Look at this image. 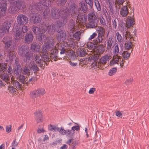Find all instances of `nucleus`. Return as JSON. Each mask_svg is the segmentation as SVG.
Masks as SVG:
<instances>
[{
  "mask_svg": "<svg viewBox=\"0 0 149 149\" xmlns=\"http://www.w3.org/2000/svg\"><path fill=\"white\" fill-rule=\"evenodd\" d=\"M7 64L5 63H2L0 64V71L4 72L6 70Z\"/></svg>",
  "mask_w": 149,
  "mask_h": 149,
  "instance_id": "obj_41",
  "label": "nucleus"
},
{
  "mask_svg": "<svg viewBox=\"0 0 149 149\" xmlns=\"http://www.w3.org/2000/svg\"><path fill=\"white\" fill-rule=\"evenodd\" d=\"M116 35L117 37V40L118 42H121L123 41V38L118 32H117L116 34Z\"/></svg>",
  "mask_w": 149,
  "mask_h": 149,
  "instance_id": "obj_57",
  "label": "nucleus"
},
{
  "mask_svg": "<svg viewBox=\"0 0 149 149\" xmlns=\"http://www.w3.org/2000/svg\"><path fill=\"white\" fill-rule=\"evenodd\" d=\"M17 78L19 81L23 84H24L26 80L27 77L22 74L20 75L19 76L17 77Z\"/></svg>",
  "mask_w": 149,
  "mask_h": 149,
  "instance_id": "obj_40",
  "label": "nucleus"
},
{
  "mask_svg": "<svg viewBox=\"0 0 149 149\" xmlns=\"http://www.w3.org/2000/svg\"><path fill=\"white\" fill-rule=\"evenodd\" d=\"M8 92L10 93H15L17 91L16 88H14L13 86H8Z\"/></svg>",
  "mask_w": 149,
  "mask_h": 149,
  "instance_id": "obj_44",
  "label": "nucleus"
},
{
  "mask_svg": "<svg viewBox=\"0 0 149 149\" xmlns=\"http://www.w3.org/2000/svg\"><path fill=\"white\" fill-rule=\"evenodd\" d=\"M7 4L6 1H2L0 3V16H4L6 13Z\"/></svg>",
  "mask_w": 149,
  "mask_h": 149,
  "instance_id": "obj_11",
  "label": "nucleus"
},
{
  "mask_svg": "<svg viewBox=\"0 0 149 149\" xmlns=\"http://www.w3.org/2000/svg\"><path fill=\"white\" fill-rule=\"evenodd\" d=\"M133 45L131 42L128 41L126 42L125 45V48L127 49H129L132 47Z\"/></svg>",
  "mask_w": 149,
  "mask_h": 149,
  "instance_id": "obj_49",
  "label": "nucleus"
},
{
  "mask_svg": "<svg viewBox=\"0 0 149 149\" xmlns=\"http://www.w3.org/2000/svg\"><path fill=\"white\" fill-rule=\"evenodd\" d=\"M31 50L33 52H38L40 49V47L38 43L33 42L30 48Z\"/></svg>",
  "mask_w": 149,
  "mask_h": 149,
  "instance_id": "obj_23",
  "label": "nucleus"
},
{
  "mask_svg": "<svg viewBox=\"0 0 149 149\" xmlns=\"http://www.w3.org/2000/svg\"><path fill=\"white\" fill-rule=\"evenodd\" d=\"M68 27L70 31V33H73L76 30L75 28V22L72 19L70 20L68 24Z\"/></svg>",
  "mask_w": 149,
  "mask_h": 149,
  "instance_id": "obj_21",
  "label": "nucleus"
},
{
  "mask_svg": "<svg viewBox=\"0 0 149 149\" xmlns=\"http://www.w3.org/2000/svg\"><path fill=\"white\" fill-rule=\"evenodd\" d=\"M16 139H14L13 141L11 144V146L13 147H16L18 144V142L16 141Z\"/></svg>",
  "mask_w": 149,
  "mask_h": 149,
  "instance_id": "obj_63",
  "label": "nucleus"
},
{
  "mask_svg": "<svg viewBox=\"0 0 149 149\" xmlns=\"http://www.w3.org/2000/svg\"><path fill=\"white\" fill-rule=\"evenodd\" d=\"M133 81L132 78H131L130 79H127L125 81V83L127 85L130 84L132 83Z\"/></svg>",
  "mask_w": 149,
  "mask_h": 149,
  "instance_id": "obj_64",
  "label": "nucleus"
},
{
  "mask_svg": "<svg viewBox=\"0 0 149 149\" xmlns=\"http://www.w3.org/2000/svg\"><path fill=\"white\" fill-rule=\"evenodd\" d=\"M119 29L120 31L123 33H125L126 34H128V32L126 30L129 28L128 26H126L125 23L123 21L121 22L119 24Z\"/></svg>",
  "mask_w": 149,
  "mask_h": 149,
  "instance_id": "obj_20",
  "label": "nucleus"
},
{
  "mask_svg": "<svg viewBox=\"0 0 149 149\" xmlns=\"http://www.w3.org/2000/svg\"><path fill=\"white\" fill-rule=\"evenodd\" d=\"M70 15L66 14V16H62L61 20H58L56 21L55 23V25H52L50 26V28L49 29V31L52 30L54 27V31H57L58 29L60 27L63 26L67 23L68 17Z\"/></svg>",
  "mask_w": 149,
  "mask_h": 149,
  "instance_id": "obj_4",
  "label": "nucleus"
},
{
  "mask_svg": "<svg viewBox=\"0 0 149 149\" xmlns=\"http://www.w3.org/2000/svg\"><path fill=\"white\" fill-rule=\"evenodd\" d=\"M50 57L56 61L58 57V51L57 49H52L50 51Z\"/></svg>",
  "mask_w": 149,
  "mask_h": 149,
  "instance_id": "obj_19",
  "label": "nucleus"
},
{
  "mask_svg": "<svg viewBox=\"0 0 149 149\" xmlns=\"http://www.w3.org/2000/svg\"><path fill=\"white\" fill-rule=\"evenodd\" d=\"M11 26L10 22L8 20L5 21L0 25V37H2L5 33H8Z\"/></svg>",
  "mask_w": 149,
  "mask_h": 149,
  "instance_id": "obj_5",
  "label": "nucleus"
},
{
  "mask_svg": "<svg viewBox=\"0 0 149 149\" xmlns=\"http://www.w3.org/2000/svg\"><path fill=\"white\" fill-rule=\"evenodd\" d=\"M30 69L27 66H25L22 68V73L27 75H30Z\"/></svg>",
  "mask_w": 149,
  "mask_h": 149,
  "instance_id": "obj_33",
  "label": "nucleus"
},
{
  "mask_svg": "<svg viewBox=\"0 0 149 149\" xmlns=\"http://www.w3.org/2000/svg\"><path fill=\"white\" fill-rule=\"evenodd\" d=\"M86 4H88L91 7H92L93 5L92 0H85Z\"/></svg>",
  "mask_w": 149,
  "mask_h": 149,
  "instance_id": "obj_62",
  "label": "nucleus"
},
{
  "mask_svg": "<svg viewBox=\"0 0 149 149\" xmlns=\"http://www.w3.org/2000/svg\"><path fill=\"white\" fill-rule=\"evenodd\" d=\"M128 9L126 6H124L122 7L120 11V15L123 17H126L128 13Z\"/></svg>",
  "mask_w": 149,
  "mask_h": 149,
  "instance_id": "obj_29",
  "label": "nucleus"
},
{
  "mask_svg": "<svg viewBox=\"0 0 149 149\" xmlns=\"http://www.w3.org/2000/svg\"><path fill=\"white\" fill-rule=\"evenodd\" d=\"M34 38L33 33H26L24 36V41L26 43L30 44L32 42Z\"/></svg>",
  "mask_w": 149,
  "mask_h": 149,
  "instance_id": "obj_15",
  "label": "nucleus"
},
{
  "mask_svg": "<svg viewBox=\"0 0 149 149\" xmlns=\"http://www.w3.org/2000/svg\"><path fill=\"white\" fill-rule=\"evenodd\" d=\"M30 69L35 72H36L39 70V69L37 66L34 63H33L31 64L30 66Z\"/></svg>",
  "mask_w": 149,
  "mask_h": 149,
  "instance_id": "obj_38",
  "label": "nucleus"
},
{
  "mask_svg": "<svg viewBox=\"0 0 149 149\" xmlns=\"http://www.w3.org/2000/svg\"><path fill=\"white\" fill-rule=\"evenodd\" d=\"M100 57V54H94L89 56L88 60L92 62H96L97 61Z\"/></svg>",
  "mask_w": 149,
  "mask_h": 149,
  "instance_id": "obj_22",
  "label": "nucleus"
},
{
  "mask_svg": "<svg viewBox=\"0 0 149 149\" xmlns=\"http://www.w3.org/2000/svg\"><path fill=\"white\" fill-rule=\"evenodd\" d=\"M21 72H22V68L20 65H18L17 67L15 69L14 72L18 77L21 74Z\"/></svg>",
  "mask_w": 149,
  "mask_h": 149,
  "instance_id": "obj_35",
  "label": "nucleus"
},
{
  "mask_svg": "<svg viewBox=\"0 0 149 149\" xmlns=\"http://www.w3.org/2000/svg\"><path fill=\"white\" fill-rule=\"evenodd\" d=\"M100 22L101 24L104 26H105L106 24V22L105 19L102 17H101L100 18Z\"/></svg>",
  "mask_w": 149,
  "mask_h": 149,
  "instance_id": "obj_60",
  "label": "nucleus"
},
{
  "mask_svg": "<svg viewBox=\"0 0 149 149\" xmlns=\"http://www.w3.org/2000/svg\"><path fill=\"white\" fill-rule=\"evenodd\" d=\"M89 49L92 50H94L95 49L96 46L94 44H93L91 42L88 43L87 45Z\"/></svg>",
  "mask_w": 149,
  "mask_h": 149,
  "instance_id": "obj_51",
  "label": "nucleus"
},
{
  "mask_svg": "<svg viewBox=\"0 0 149 149\" xmlns=\"http://www.w3.org/2000/svg\"><path fill=\"white\" fill-rule=\"evenodd\" d=\"M3 41L5 45V48L7 51L9 50L10 51H13L15 48V45L13 43V40L8 36L4 37Z\"/></svg>",
  "mask_w": 149,
  "mask_h": 149,
  "instance_id": "obj_6",
  "label": "nucleus"
},
{
  "mask_svg": "<svg viewBox=\"0 0 149 149\" xmlns=\"http://www.w3.org/2000/svg\"><path fill=\"white\" fill-rule=\"evenodd\" d=\"M80 9L84 13H86L87 11L88 6L86 3H85L83 1L79 3Z\"/></svg>",
  "mask_w": 149,
  "mask_h": 149,
  "instance_id": "obj_28",
  "label": "nucleus"
},
{
  "mask_svg": "<svg viewBox=\"0 0 149 149\" xmlns=\"http://www.w3.org/2000/svg\"><path fill=\"white\" fill-rule=\"evenodd\" d=\"M30 94L31 97L33 99L39 97L36 90L31 91Z\"/></svg>",
  "mask_w": 149,
  "mask_h": 149,
  "instance_id": "obj_36",
  "label": "nucleus"
},
{
  "mask_svg": "<svg viewBox=\"0 0 149 149\" xmlns=\"http://www.w3.org/2000/svg\"><path fill=\"white\" fill-rule=\"evenodd\" d=\"M7 52L8 53V54L7 56L6 62L11 63L14 59L15 61V63H16V59L15 58V55L13 54V51H10L8 50Z\"/></svg>",
  "mask_w": 149,
  "mask_h": 149,
  "instance_id": "obj_14",
  "label": "nucleus"
},
{
  "mask_svg": "<svg viewBox=\"0 0 149 149\" xmlns=\"http://www.w3.org/2000/svg\"><path fill=\"white\" fill-rule=\"evenodd\" d=\"M111 58V56L109 54L104 55L100 59L99 63L101 64L104 65L107 63V61H109Z\"/></svg>",
  "mask_w": 149,
  "mask_h": 149,
  "instance_id": "obj_16",
  "label": "nucleus"
},
{
  "mask_svg": "<svg viewBox=\"0 0 149 149\" xmlns=\"http://www.w3.org/2000/svg\"><path fill=\"white\" fill-rule=\"evenodd\" d=\"M104 50V47L102 45H100L98 46L96 45L94 50L100 54H100L103 53Z\"/></svg>",
  "mask_w": 149,
  "mask_h": 149,
  "instance_id": "obj_26",
  "label": "nucleus"
},
{
  "mask_svg": "<svg viewBox=\"0 0 149 149\" xmlns=\"http://www.w3.org/2000/svg\"><path fill=\"white\" fill-rule=\"evenodd\" d=\"M54 41L52 38H49L47 42L42 45L41 49L44 52L47 53L50 49L52 48L54 46Z\"/></svg>",
  "mask_w": 149,
  "mask_h": 149,
  "instance_id": "obj_8",
  "label": "nucleus"
},
{
  "mask_svg": "<svg viewBox=\"0 0 149 149\" xmlns=\"http://www.w3.org/2000/svg\"><path fill=\"white\" fill-rule=\"evenodd\" d=\"M39 97L41 95H42L45 93V91L44 89L42 88H38L36 90Z\"/></svg>",
  "mask_w": 149,
  "mask_h": 149,
  "instance_id": "obj_48",
  "label": "nucleus"
},
{
  "mask_svg": "<svg viewBox=\"0 0 149 149\" xmlns=\"http://www.w3.org/2000/svg\"><path fill=\"white\" fill-rule=\"evenodd\" d=\"M18 24L15 25L13 29V32L15 36V38L16 40H19L21 39L20 37L22 33L20 31V26L27 24L28 22V17L25 15H19L16 18Z\"/></svg>",
  "mask_w": 149,
  "mask_h": 149,
  "instance_id": "obj_2",
  "label": "nucleus"
},
{
  "mask_svg": "<svg viewBox=\"0 0 149 149\" xmlns=\"http://www.w3.org/2000/svg\"><path fill=\"white\" fill-rule=\"evenodd\" d=\"M35 118L37 123L42 122L43 121V117L41 111L40 110L36 111L34 113Z\"/></svg>",
  "mask_w": 149,
  "mask_h": 149,
  "instance_id": "obj_17",
  "label": "nucleus"
},
{
  "mask_svg": "<svg viewBox=\"0 0 149 149\" xmlns=\"http://www.w3.org/2000/svg\"><path fill=\"white\" fill-rule=\"evenodd\" d=\"M58 132H59V133L62 135H64L66 134V130H65L63 127H61V128H59Z\"/></svg>",
  "mask_w": 149,
  "mask_h": 149,
  "instance_id": "obj_58",
  "label": "nucleus"
},
{
  "mask_svg": "<svg viewBox=\"0 0 149 149\" xmlns=\"http://www.w3.org/2000/svg\"><path fill=\"white\" fill-rule=\"evenodd\" d=\"M42 2L40 0V1L37 3L34 2L30 5L29 7V10L31 12L32 11L37 10L38 11L43 12L45 10V8L42 6Z\"/></svg>",
  "mask_w": 149,
  "mask_h": 149,
  "instance_id": "obj_9",
  "label": "nucleus"
},
{
  "mask_svg": "<svg viewBox=\"0 0 149 149\" xmlns=\"http://www.w3.org/2000/svg\"><path fill=\"white\" fill-rule=\"evenodd\" d=\"M94 2L95 6L96 7L97 10L99 11H100L101 10V7L98 1V0H95Z\"/></svg>",
  "mask_w": 149,
  "mask_h": 149,
  "instance_id": "obj_52",
  "label": "nucleus"
},
{
  "mask_svg": "<svg viewBox=\"0 0 149 149\" xmlns=\"http://www.w3.org/2000/svg\"><path fill=\"white\" fill-rule=\"evenodd\" d=\"M0 77L2 80L7 84H10L12 83L10 76L7 73H3L1 75Z\"/></svg>",
  "mask_w": 149,
  "mask_h": 149,
  "instance_id": "obj_18",
  "label": "nucleus"
},
{
  "mask_svg": "<svg viewBox=\"0 0 149 149\" xmlns=\"http://www.w3.org/2000/svg\"><path fill=\"white\" fill-rule=\"evenodd\" d=\"M32 30L34 33L37 35H40L42 33L39 27H38L36 25H33L32 28Z\"/></svg>",
  "mask_w": 149,
  "mask_h": 149,
  "instance_id": "obj_27",
  "label": "nucleus"
},
{
  "mask_svg": "<svg viewBox=\"0 0 149 149\" xmlns=\"http://www.w3.org/2000/svg\"><path fill=\"white\" fill-rule=\"evenodd\" d=\"M24 2L21 0H17L16 1L13 2L12 6L9 9V12L11 14H15L17 13L21 9L22 6L23 9L25 7V5H24Z\"/></svg>",
  "mask_w": 149,
  "mask_h": 149,
  "instance_id": "obj_3",
  "label": "nucleus"
},
{
  "mask_svg": "<svg viewBox=\"0 0 149 149\" xmlns=\"http://www.w3.org/2000/svg\"><path fill=\"white\" fill-rule=\"evenodd\" d=\"M77 53L78 56L81 57H83L85 56L86 52L84 49L82 48L78 49L77 51Z\"/></svg>",
  "mask_w": 149,
  "mask_h": 149,
  "instance_id": "obj_31",
  "label": "nucleus"
},
{
  "mask_svg": "<svg viewBox=\"0 0 149 149\" xmlns=\"http://www.w3.org/2000/svg\"><path fill=\"white\" fill-rule=\"evenodd\" d=\"M90 22L87 24L86 27L88 28H94L96 26V24L95 21L88 20Z\"/></svg>",
  "mask_w": 149,
  "mask_h": 149,
  "instance_id": "obj_32",
  "label": "nucleus"
},
{
  "mask_svg": "<svg viewBox=\"0 0 149 149\" xmlns=\"http://www.w3.org/2000/svg\"><path fill=\"white\" fill-rule=\"evenodd\" d=\"M95 136L96 140H98L100 139L101 137L100 132L99 131H97L95 133Z\"/></svg>",
  "mask_w": 149,
  "mask_h": 149,
  "instance_id": "obj_59",
  "label": "nucleus"
},
{
  "mask_svg": "<svg viewBox=\"0 0 149 149\" xmlns=\"http://www.w3.org/2000/svg\"><path fill=\"white\" fill-rule=\"evenodd\" d=\"M130 53L127 51H125L123 53V55L125 59L128 58L130 56Z\"/></svg>",
  "mask_w": 149,
  "mask_h": 149,
  "instance_id": "obj_56",
  "label": "nucleus"
},
{
  "mask_svg": "<svg viewBox=\"0 0 149 149\" xmlns=\"http://www.w3.org/2000/svg\"><path fill=\"white\" fill-rule=\"evenodd\" d=\"M102 36L98 35V36L95 39L93 40V43L95 45H97L102 42V41L103 38Z\"/></svg>",
  "mask_w": 149,
  "mask_h": 149,
  "instance_id": "obj_34",
  "label": "nucleus"
},
{
  "mask_svg": "<svg viewBox=\"0 0 149 149\" xmlns=\"http://www.w3.org/2000/svg\"><path fill=\"white\" fill-rule=\"evenodd\" d=\"M19 54L22 57H25L27 60L32 58L33 55L29 53V49L27 47L25 46H22L19 48Z\"/></svg>",
  "mask_w": 149,
  "mask_h": 149,
  "instance_id": "obj_7",
  "label": "nucleus"
},
{
  "mask_svg": "<svg viewBox=\"0 0 149 149\" xmlns=\"http://www.w3.org/2000/svg\"><path fill=\"white\" fill-rule=\"evenodd\" d=\"M42 61H50L49 56L47 53L44 54H43L42 56Z\"/></svg>",
  "mask_w": 149,
  "mask_h": 149,
  "instance_id": "obj_45",
  "label": "nucleus"
},
{
  "mask_svg": "<svg viewBox=\"0 0 149 149\" xmlns=\"http://www.w3.org/2000/svg\"><path fill=\"white\" fill-rule=\"evenodd\" d=\"M107 49L108 50H110L115 45V42L114 40V38L113 36H110L107 40Z\"/></svg>",
  "mask_w": 149,
  "mask_h": 149,
  "instance_id": "obj_13",
  "label": "nucleus"
},
{
  "mask_svg": "<svg viewBox=\"0 0 149 149\" xmlns=\"http://www.w3.org/2000/svg\"><path fill=\"white\" fill-rule=\"evenodd\" d=\"M34 59L37 64L40 65L43 63L42 59V57L40 55L35 54L34 56Z\"/></svg>",
  "mask_w": 149,
  "mask_h": 149,
  "instance_id": "obj_25",
  "label": "nucleus"
},
{
  "mask_svg": "<svg viewBox=\"0 0 149 149\" xmlns=\"http://www.w3.org/2000/svg\"><path fill=\"white\" fill-rule=\"evenodd\" d=\"M97 30L98 32H100L98 33V35H101L102 36H103L104 35L105 33V31L104 29L102 27L99 26H98Z\"/></svg>",
  "mask_w": 149,
  "mask_h": 149,
  "instance_id": "obj_46",
  "label": "nucleus"
},
{
  "mask_svg": "<svg viewBox=\"0 0 149 149\" xmlns=\"http://www.w3.org/2000/svg\"><path fill=\"white\" fill-rule=\"evenodd\" d=\"M12 83L11 84H13L14 86L16 87L17 89H20L21 87V84L19 82L16 80H14L12 81Z\"/></svg>",
  "mask_w": 149,
  "mask_h": 149,
  "instance_id": "obj_39",
  "label": "nucleus"
},
{
  "mask_svg": "<svg viewBox=\"0 0 149 149\" xmlns=\"http://www.w3.org/2000/svg\"><path fill=\"white\" fill-rule=\"evenodd\" d=\"M81 33L79 31H76L73 35V38L79 41L80 39Z\"/></svg>",
  "mask_w": 149,
  "mask_h": 149,
  "instance_id": "obj_37",
  "label": "nucleus"
},
{
  "mask_svg": "<svg viewBox=\"0 0 149 149\" xmlns=\"http://www.w3.org/2000/svg\"><path fill=\"white\" fill-rule=\"evenodd\" d=\"M50 27V26H49ZM39 28L40 29L42 33H45L48 29V27L45 23L41 22L40 24ZM48 28L49 26H48Z\"/></svg>",
  "mask_w": 149,
  "mask_h": 149,
  "instance_id": "obj_24",
  "label": "nucleus"
},
{
  "mask_svg": "<svg viewBox=\"0 0 149 149\" xmlns=\"http://www.w3.org/2000/svg\"><path fill=\"white\" fill-rule=\"evenodd\" d=\"M119 51L118 45V44H116L113 48V53L114 54L118 55L119 53Z\"/></svg>",
  "mask_w": 149,
  "mask_h": 149,
  "instance_id": "obj_43",
  "label": "nucleus"
},
{
  "mask_svg": "<svg viewBox=\"0 0 149 149\" xmlns=\"http://www.w3.org/2000/svg\"><path fill=\"white\" fill-rule=\"evenodd\" d=\"M43 33H41L38 37V40L39 41L41 42H42L45 41L47 39V37L45 35L43 34Z\"/></svg>",
  "mask_w": 149,
  "mask_h": 149,
  "instance_id": "obj_42",
  "label": "nucleus"
},
{
  "mask_svg": "<svg viewBox=\"0 0 149 149\" xmlns=\"http://www.w3.org/2000/svg\"><path fill=\"white\" fill-rule=\"evenodd\" d=\"M59 128L56 126L52 125H50V127H49V128L51 131L54 132H56L57 131H58Z\"/></svg>",
  "mask_w": 149,
  "mask_h": 149,
  "instance_id": "obj_50",
  "label": "nucleus"
},
{
  "mask_svg": "<svg viewBox=\"0 0 149 149\" xmlns=\"http://www.w3.org/2000/svg\"><path fill=\"white\" fill-rule=\"evenodd\" d=\"M58 49L61 50V52H60V54H64L65 50L64 48L62 47L61 45H58Z\"/></svg>",
  "mask_w": 149,
  "mask_h": 149,
  "instance_id": "obj_61",
  "label": "nucleus"
},
{
  "mask_svg": "<svg viewBox=\"0 0 149 149\" xmlns=\"http://www.w3.org/2000/svg\"><path fill=\"white\" fill-rule=\"evenodd\" d=\"M66 34L65 31H61L58 32L57 36V39L60 42H64L66 39Z\"/></svg>",
  "mask_w": 149,
  "mask_h": 149,
  "instance_id": "obj_12",
  "label": "nucleus"
},
{
  "mask_svg": "<svg viewBox=\"0 0 149 149\" xmlns=\"http://www.w3.org/2000/svg\"><path fill=\"white\" fill-rule=\"evenodd\" d=\"M119 59L120 58L119 57H116L113 60L110 62V64L112 65L117 63L119 61Z\"/></svg>",
  "mask_w": 149,
  "mask_h": 149,
  "instance_id": "obj_55",
  "label": "nucleus"
},
{
  "mask_svg": "<svg viewBox=\"0 0 149 149\" xmlns=\"http://www.w3.org/2000/svg\"><path fill=\"white\" fill-rule=\"evenodd\" d=\"M117 70V69L116 68H113L109 70L108 72V74L110 76H112L115 74Z\"/></svg>",
  "mask_w": 149,
  "mask_h": 149,
  "instance_id": "obj_47",
  "label": "nucleus"
},
{
  "mask_svg": "<svg viewBox=\"0 0 149 149\" xmlns=\"http://www.w3.org/2000/svg\"><path fill=\"white\" fill-rule=\"evenodd\" d=\"M69 9L66 6L61 7L59 9L56 8L51 9V14L52 18L54 19H57L60 18L61 15L66 16V14H70L73 17H77L79 13L77 6L74 3L70 5Z\"/></svg>",
  "mask_w": 149,
  "mask_h": 149,
  "instance_id": "obj_1",
  "label": "nucleus"
},
{
  "mask_svg": "<svg viewBox=\"0 0 149 149\" xmlns=\"http://www.w3.org/2000/svg\"><path fill=\"white\" fill-rule=\"evenodd\" d=\"M88 20L95 21L97 19V16L95 13L93 12L88 14Z\"/></svg>",
  "mask_w": 149,
  "mask_h": 149,
  "instance_id": "obj_30",
  "label": "nucleus"
},
{
  "mask_svg": "<svg viewBox=\"0 0 149 149\" xmlns=\"http://www.w3.org/2000/svg\"><path fill=\"white\" fill-rule=\"evenodd\" d=\"M72 130H66V133L65 134L67 136L70 137L71 138L72 137L74 133V132H72Z\"/></svg>",
  "mask_w": 149,
  "mask_h": 149,
  "instance_id": "obj_53",
  "label": "nucleus"
},
{
  "mask_svg": "<svg viewBox=\"0 0 149 149\" xmlns=\"http://www.w3.org/2000/svg\"><path fill=\"white\" fill-rule=\"evenodd\" d=\"M29 20L31 23L36 24L41 22L42 17L39 13L31 12L29 16Z\"/></svg>",
  "mask_w": 149,
  "mask_h": 149,
  "instance_id": "obj_10",
  "label": "nucleus"
},
{
  "mask_svg": "<svg viewBox=\"0 0 149 149\" xmlns=\"http://www.w3.org/2000/svg\"><path fill=\"white\" fill-rule=\"evenodd\" d=\"M134 22V19L132 17L130 19H129L128 21L127 22L126 24L129 28L133 25Z\"/></svg>",
  "mask_w": 149,
  "mask_h": 149,
  "instance_id": "obj_54",
  "label": "nucleus"
}]
</instances>
